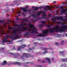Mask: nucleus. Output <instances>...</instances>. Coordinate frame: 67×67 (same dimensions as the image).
Wrapping results in <instances>:
<instances>
[{
  "instance_id": "f257e3e1",
  "label": "nucleus",
  "mask_w": 67,
  "mask_h": 67,
  "mask_svg": "<svg viewBox=\"0 0 67 67\" xmlns=\"http://www.w3.org/2000/svg\"><path fill=\"white\" fill-rule=\"evenodd\" d=\"M22 24L20 25H14L15 26H17V28L16 27L12 28L10 26H8V29L12 30L13 31L12 32L13 34L12 37L11 36L9 37L11 38H12V40H14L15 38L19 39L22 36L21 35V32H23L24 31H28V32L25 34V36L26 37H29L30 33L33 34V33H36L38 34V32H36L37 30L35 27H34V25H32L30 24H27L24 23V21L22 22Z\"/></svg>"
},
{
  "instance_id": "f03ea898",
  "label": "nucleus",
  "mask_w": 67,
  "mask_h": 67,
  "mask_svg": "<svg viewBox=\"0 0 67 67\" xmlns=\"http://www.w3.org/2000/svg\"><path fill=\"white\" fill-rule=\"evenodd\" d=\"M39 8L40 9H42L44 8V10L45 11H47V10H51V7H49L48 6H46L44 7H43V6H41L40 7H36L35 8V9L33 11V12L32 13H31L30 12H31V10H29L28 11L29 12L30 14H32V16L33 18H34V19H36V20H34V19H30V21H32V22H35L36 21H37V20H38V19H41V18H38V15H40V14L42 13V18L43 19H45L46 20H47V21H49V18H48L46 17V13L44 11V10L43 11H41V12H38V13L36 14L35 15V14L37 13L36 11V10H37Z\"/></svg>"
},
{
  "instance_id": "7ed1b4c3",
  "label": "nucleus",
  "mask_w": 67,
  "mask_h": 67,
  "mask_svg": "<svg viewBox=\"0 0 67 67\" xmlns=\"http://www.w3.org/2000/svg\"><path fill=\"white\" fill-rule=\"evenodd\" d=\"M66 24V23H63L62 24L63 26L60 27L58 25H55V27H53L52 28H49L48 29V34L49 32H50L51 33H53L54 31L56 32L59 31L60 33L64 31H65V30L66 29L67 30V25H65Z\"/></svg>"
},
{
  "instance_id": "20e7f679",
  "label": "nucleus",
  "mask_w": 67,
  "mask_h": 67,
  "mask_svg": "<svg viewBox=\"0 0 67 67\" xmlns=\"http://www.w3.org/2000/svg\"><path fill=\"white\" fill-rule=\"evenodd\" d=\"M9 37V36H6L5 37V38L3 40V41L2 42V43H7V42H10L11 41H8L7 40Z\"/></svg>"
},
{
  "instance_id": "39448f33",
  "label": "nucleus",
  "mask_w": 67,
  "mask_h": 67,
  "mask_svg": "<svg viewBox=\"0 0 67 67\" xmlns=\"http://www.w3.org/2000/svg\"><path fill=\"white\" fill-rule=\"evenodd\" d=\"M21 16V15H19L18 16H17L16 17V20H18V21H19V20H23V21H25L26 22H28L29 23H31V21L29 20H26V19H18V16Z\"/></svg>"
},
{
  "instance_id": "423d86ee",
  "label": "nucleus",
  "mask_w": 67,
  "mask_h": 67,
  "mask_svg": "<svg viewBox=\"0 0 67 67\" xmlns=\"http://www.w3.org/2000/svg\"><path fill=\"white\" fill-rule=\"evenodd\" d=\"M25 7H26L25 8H24L22 7L20 8L21 9L22 11H23V12H26L27 11V8H29V6L26 5Z\"/></svg>"
},
{
  "instance_id": "0eeeda50",
  "label": "nucleus",
  "mask_w": 67,
  "mask_h": 67,
  "mask_svg": "<svg viewBox=\"0 0 67 67\" xmlns=\"http://www.w3.org/2000/svg\"><path fill=\"white\" fill-rule=\"evenodd\" d=\"M41 22L42 23V24L40 25H39V27H40V28L42 27L43 26L45 25L46 21H41Z\"/></svg>"
},
{
  "instance_id": "6e6552de",
  "label": "nucleus",
  "mask_w": 67,
  "mask_h": 67,
  "mask_svg": "<svg viewBox=\"0 0 67 67\" xmlns=\"http://www.w3.org/2000/svg\"><path fill=\"white\" fill-rule=\"evenodd\" d=\"M29 53H23L22 54L23 56H24L26 58H28L29 57Z\"/></svg>"
},
{
  "instance_id": "1a4fd4ad",
  "label": "nucleus",
  "mask_w": 67,
  "mask_h": 67,
  "mask_svg": "<svg viewBox=\"0 0 67 67\" xmlns=\"http://www.w3.org/2000/svg\"><path fill=\"white\" fill-rule=\"evenodd\" d=\"M12 64H18L20 66L21 65V63L18 62H15L14 63H10L9 65H12Z\"/></svg>"
},
{
  "instance_id": "9d476101",
  "label": "nucleus",
  "mask_w": 67,
  "mask_h": 67,
  "mask_svg": "<svg viewBox=\"0 0 67 67\" xmlns=\"http://www.w3.org/2000/svg\"><path fill=\"white\" fill-rule=\"evenodd\" d=\"M53 22H52L51 23H48V24L46 25V26L48 27H51V26L53 25Z\"/></svg>"
},
{
  "instance_id": "9b49d317",
  "label": "nucleus",
  "mask_w": 67,
  "mask_h": 67,
  "mask_svg": "<svg viewBox=\"0 0 67 67\" xmlns=\"http://www.w3.org/2000/svg\"><path fill=\"white\" fill-rule=\"evenodd\" d=\"M45 60H47V61L48 62V63H49V64H51V60L50 59V58H45Z\"/></svg>"
},
{
  "instance_id": "f8f14e48",
  "label": "nucleus",
  "mask_w": 67,
  "mask_h": 67,
  "mask_svg": "<svg viewBox=\"0 0 67 67\" xmlns=\"http://www.w3.org/2000/svg\"><path fill=\"white\" fill-rule=\"evenodd\" d=\"M7 64V61L6 60H4L1 64L2 66H5Z\"/></svg>"
},
{
  "instance_id": "ddd939ff",
  "label": "nucleus",
  "mask_w": 67,
  "mask_h": 67,
  "mask_svg": "<svg viewBox=\"0 0 67 67\" xmlns=\"http://www.w3.org/2000/svg\"><path fill=\"white\" fill-rule=\"evenodd\" d=\"M64 51H63L62 52L60 51L59 52V54L60 55H62V56H64L65 54H64Z\"/></svg>"
},
{
  "instance_id": "4468645a",
  "label": "nucleus",
  "mask_w": 67,
  "mask_h": 67,
  "mask_svg": "<svg viewBox=\"0 0 67 67\" xmlns=\"http://www.w3.org/2000/svg\"><path fill=\"white\" fill-rule=\"evenodd\" d=\"M51 8V10H52V8H54V9H55V8H59V6H57V5H55V7H50Z\"/></svg>"
},
{
  "instance_id": "2eb2a0df",
  "label": "nucleus",
  "mask_w": 67,
  "mask_h": 67,
  "mask_svg": "<svg viewBox=\"0 0 67 67\" xmlns=\"http://www.w3.org/2000/svg\"><path fill=\"white\" fill-rule=\"evenodd\" d=\"M7 21L8 22V23H5L4 25V26H6V25H7V24H8H8H10V23H11V21L9 20H7Z\"/></svg>"
},
{
  "instance_id": "dca6fc26",
  "label": "nucleus",
  "mask_w": 67,
  "mask_h": 67,
  "mask_svg": "<svg viewBox=\"0 0 67 67\" xmlns=\"http://www.w3.org/2000/svg\"><path fill=\"white\" fill-rule=\"evenodd\" d=\"M28 57H31V58H34V55H32L31 54H29Z\"/></svg>"
},
{
  "instance_id": "f3484780",
  "label": "nucleus",
  "mask_w": 67,
  "mask_h": 67,
  "mask_svg": "<svg viewBox=\"0 0 67 67\" xmlns=\"http://www.w3.org/2000/svg\"><path fill=\"white\" fill-rule=\"evenodd\" d=\"M65 41L63 40L61 41V42L60 43V44L62 45H65V44L64 43H65Z\"/></svg>"
},
{
  "instance_id": "a211bd4d",
  "label": "nucleus",
  "mask_w": 67,
  "mask_h": 67,
  "mask_svg": "<svg viewBox=\"0 0 67 67\" xmlns=\"http://www.w3.org/2000/svg\"><path fill=\"white\" fill-rule=\"evenodd\" d=\"M61 60L62 62H66L67 60V58L66 59H62Z\"/></svg>"
},
{
  "instance_id": "6ab92c4d",
  "label": "nucleus",
  "mask_w": 67,
  "mask_h": 67,
  "mask_svg": "<svg viewBox=\"0 0 67 67\" xmlns=\"http://www.w3.org/2000/svg\"><path fill=\"white\" fill-rule=\"evenodd\" d=\"M8 54H11L12 55H15L14 54V53H12L11 52H8Z\"/></svg>"
},
{
  "instance_id": "aec40b11",
  "label": "nucleus",
  "mask_w": 67,
  "mask_h": 67,
  "mask_svg": "<svg viewBox=\"0 0 67 67\" xmlns=\"http://www.w3.org/2000/svg\"><path fill=\"white\" fill-rule=\"evenodd\" d=\"M41 49H43L44 50H47V49H49L46 48L44 47L41 48Z\"/></svg>"
},
{
  "instance_id": "412c9836",
  "label": "nucleus",
  "mask_w": 67,
  "mask_h": 67,
  "mask_svg": "<svg viewBox=\"0 0 67 67\" xmlns=\"http://www.w3.org/2000/svg\"><path fill=\"white\" fill-rule=\"evenodd\" d=\"M36 55H42V54L41 53V52H39L38 53L37 52L35 53Z\"/></svg>"
},
{
  "instance_id": "4be33fe9",
  "label": "nucleus",
  "mask_w": 67,
  "mask_h": 67,
  "mask_svg": "<svg viewBox=\"0 0 67 67\" xmlns=\"http://www.w3.org/2000/svg\"><path fill=\"white\" fill-rule=\"evenodd\" d=\"M47 53H48V51H45L44 52H42V54H46Z\"/></svg>"
},
{
  "instance_id": "5701e85b",
  "label": "nucleus",
  "mask_w": 67,
  "mask_h": 67,
  "mask_svg": "<svg viewBox=\"0 0 67 67\" xmlns=\"http://www.w3.org/2000/svg\"><path fill=\"white\" fill-rule=\"evenodd\" d=\"M25 46H26V45L23 44L21 47V48H24V47H25Z\"/></svg>"
},
{
  "instance_id": "b1692460",
  "label": "nucleus",
  "mask_w": 67,
  "mask_h": 67,
  "mask_svg": "<svg viewBox=\"0 0 67 67\" xmlns=\"http://www.w3.org/2000/svg\"><path fill=\"white\" fill-rule=\"evenodd\" d=\"M24 57L23 56H20V58H21L22 59H24Z\"/></svg>"
},
{
  "instance_id": "393cba45",
  "label": "nucleus",
  "mask_w": 67,
  "mask_h": 67,
  "mask_svg": "<svg viewBox=\"0 0 67 67\" xmlns=\"http://www.w3.org/2000/svg\"><path fill=\"white\" fill-rule=\"evenodd\" d=\"M21 47H18V48H17V50L19 51H20L21 49Z\"/></svg>"
},
{
  "instance_id": "a878e982",
  "label": "nucleus",
  "mask_w": 67,
  "mask_h": 67,
  "mask_svg": "<svg viewBox=\"0 0 67 67\" xmlns=\"http://www.w3.org/2000/svg\"><path fill=\"white\" fill-rule=\"evenodd\" d=\"M0 22L1 23H4V21L2 20H0Z\"/></svg>"
},
{
  "instance_id": "bb28decb",
  "label": "nucleus",
  "mask_w": 67,
  "mask_h": 67,
  "mask_svg": "<svg viewBox=\"0 0 67 67\" xmlns=\"http://www.w3.org/2000/svg\"><path fill=\"white\" fill-rule=\"evenodd\" d=\"M5 49V48L4 47H3L1 48V49H2V50H4Z\"/></svg>"
},
{
  "instance_id": "cd10ccee",
  "label": "nucleus",
  "mask_w": 67,
  "mask_h": 67,
  "mask_svg": "<svg viewBox=\"0 0 67 67\" xmlns=\"http://www.w3.org/2000/svg\"><path fill=\"white\" fill-rule=\"evenodd\" d=\"M31 16H28V17L26 18V20H27V19H28L29 18H31Z\"/></svg>"
},
{
  "instance_id": "c85d7f7f",
  "label": "nucleus",
  "mask_w": 67,
  "mask_h": 67,
  "mask_svg": "<svg viewBox=\"0 0 67 67\" xmlns=\"http://www.w3.org/2000/svg\"><path fill=\"white\" fill-rule=\"evenodd\" d=\"M17 14H20V13H21V12L20 11L18 12H17Z\"/></svg>"
},
{
  "instance_id": "c756f323",
  "label": "nucleus",
  "mask_w": 67,
  "mask_h": 67,
  "mask_svg": "<svg viewBox=\"0 0 67 67\" xmlns=\"http://www.w3.org/2000/svg\"><path fill=\"white\" fill-rule=\"evenodd\" d=\"M14 3L15 4H16V3H17V1H14Z\"/></svg>"
},
{
  "instance_id": "7c9ffc66",
  "label": "nucleus",
  "mask_w": 67,
  "mask_h": 67,
  "mask_svg": "<svg viewBox=\"0 0 67 67\" xmlns=\"http://www.w3.org/2000/svg\"><path fill=\"white\" fill-rule=\"evenodd\" d=\"M41 59H38V62H41Z\"/></svg>"
},
{
  "instance_id": "2f4dec72",
  "label": "nucleus",
  "mask_w": 67,
  "mask_h": 67,
  "mask_svg": "<svg viewBox=\"0 0 67 67\" xmlns=\"http://www.w3.org/2000/svg\"><path fill=\"white\" fill-rule=\"evenodd\" d=\"M10 6H14V4H11L9 5Z\"/></svg>"
},
{
  "instance_id": "473e14b6",
  "label": "nucleus",
  "mask_w": 67,
  "mask_h": 67,
  "mask_svg": "<svg viewBox=\"0 0 67 67\" xmlns=\"http://www.w3.org/2000/svg\"><path fill=\"white\" fill-rule=\"evenodd\" d=\"M23 64H30V62H27L25 63H23Z\"/></svg>"
},
{
  "instance_id": "72a5a7b5",
  "label": "nucleus",
  "mask_w": 67,
  "mask_h": 67,
  "mask_svg": "<svg viewBox=\"0 0 67 67\" xmlns=\"http://www.w3.org/2000/svg\"><path fill=\"white\" fill-rule=\"evenodd\" d=\"M6 11L8 12H9V11H10V10H9V9H7Z\"/></svg>"
},
{
  "instance_id": "f704fd0d",
  "label": "nucleus",
  "mask_w": 67,
  "mask_h": 67,
  "mask_svg": "<svg viewBox=\"0 0 67 67\" xmlns=\"http://www.w3.org/2000/svg\"><path fill=\"white\" fill-rule=\"evenodd\" d=\"M29 64H31V65H32V64H33V63L32 62H29Z\"/></svg>"
},
{
  "instance_id": "c9c22d12",
  "label": "nucleus",
  "mask_w": 67,
  "mask_h": 67,
  "mask_svg": "<svg viewBox=\"0 0 67 67\" xmlns=\"http://www.w3.org/2000/svg\"><path fill=\"white\" fill-rule=\"evenodd\" d=\"M55 44H56V45H59V43L57 42L55 43Z\"/></svg>"
},
{
  "instance_id": "e433bc0d",
  "label": "nucleus",
  "mask_w": 67,
  "mask_h": 67,
  "mask_svg": "<svg viewBox=\"0 0 67 67\" xmlns=\"http://www.w3.org/2000/svg\"><path fill=\"white\" fill-rule=\"evenodd\" d=\"M4 10H5V9L2 10V13H3V12H4Z\"/></svg>"
},
{
  "instance_id": "4c0bfd02",
  "label": "nucleus",
  "mask_w": 67,
  "mask_h": 67,
  "mask_svg": "<svg viewBox=\"0 0 67 67\" xmlns=\"http://www.w3.org/2000/svg\"><path fill=\"white\" fill-rule=\"evenodd\" d=\"M48 15L49 16V17H51V14H48Z\"/></svg>"
},
{
  "instance_id": "58836bf2",
  "label": "nucleus",
  "mask_w": 67,
  "mask_h": 67,
  "mask_svg": "<svg viewBox=\"0 0 67 67\" xmlns=\"http://www.w3.org/2000/svg\"><path fill=\"white\" fill-rule=\"evenodd\" d=\"M9 5H8V4H6L5 5V6H7V7H8Z\"/></svg>"
},
{
  "instance_id": "ea45409f",
  "label": "nucleus",
  "mask_w": 67,
  "mask_h": 67,
  "mask_svg": "<svg viewBox=\"0 0 67 67\" xmlns=\"http://www.w3.org/2000/svg\"><path fill=\"white\" fill-rule=\"evenodd\" d=\"M29 48V50H30V51H31V50H32V48Z\"/></svg>"
},
{
  "instance_id": "a19ab883",
  "label": "nucleus",
  "mask_w": 67,
  "mask_h": 67,
  "mask_svg": "<svg viewBox=\"0 0 67 67\" xmlns=\"http://www.w3.org/2000/svg\"><path fill=\"white\" fill-rule=\"evenodd\" d=\"M42 63H45V61L43 60L42 61Z\"/></svg>"
},
{
  "instance_id": "79ce46f5",
  "label": "nucleus",
  "mask_w": 67,
  "mask_h": 67,
  "mask_svg": "<svg viewBox=\"0 0 67 67\" xmlns=\"http://www.w3.org/2000/svg\"><path fill=\"white\" fill-rule=\"evenodd\" d=\"M23 65L24 66H26V67H29V66H27V65H25L24 64Z\"/></svg>"
},
{
  "instance_id": "37998d69",
  "label": "nucleus",
  "mask_w": 67,
  "mask_h": 67,
  "mask_svg": "<svg viewBox=\"0 0 67 67\" xmlns=\"http://www.w3.org/2000/svg\"><path fill=\"white\" fill-rule=\"evenodd\" d=\"M51 60L52 61L54 60V58H52V59Z\"/></svg>"
},
{
  "instance_id": "c03bdc74",
  "label": "nucleus",
  "mask_w": 67,
  "mask_h": 67,
  "mask_svg": "<svg viewBox=\"0 0 67 67\" xmlns=\"http://www.w3.org/2000/svg\"><path fill=\"white\" fill-rule=\"evenodd\" d=\"M16 54H17L18 56H20V54H19V53H16Z\"/></svg>"
},
{
  "instance_id": "a18cd8bd",
  "label": "nucleus",
  "mask_w": 67,
  "mask_h": 67,
  "mask_svg": "<svg viewBox=\"0 0 67 67\" xmlns=\"http://www.w3.org/2000/svg\"><path fill=\"white\" fill-rule=\"evenodd\" d=\"M55 3H56L55 1H54L53 2V3H54V4H55Z\"/></svg>"
},
{
  "instance_id": "49530a36",
  "label": "nucleus",
  "mask_w": 67,
  "mask_h": 67,
  "mask_svg": "<svg viewBox=\"0 0 67 67\" xmlns=\"http://www.w3.org/2000/svg\"><path fill=\"white\" fill-rule=\"evenodd\" d=\"M12 11H13V10H14V9L12 8Z\"/></svg>"
},
{
  "instance_id": "de8ad7c7",
  "label": "nucleus",
  "mask_w": 67,
  "mask_h": 67,
  "mask_svg": "<svg viewBox=\"0 0 67 67\" xmlns=\"http://www.w3.org/2000/svg\"><path fill=\"white\" fill-rule=\"evenodd\" d=\"M37 43V42H35L34 43V44H36Z\"/></svg>"
},
{
  "instance_id": "09e8293b",
  "label": "nucleus",
  "mask_w": 67,
  "mask_h": 67,
  "mask_svg": "<svg viewBox=\"0 0 67 67\" xmlns=\"http://www.w3.org/2000/svg\"><path fill=\"white\" fill-rule=\"evenodd\" d=\"M51 54H54V52H51Z\"/></svg>"
},
{
  "instance_id": "8fccbe9b",
  "label": "nucleus",
  "mask_w": 67,
  "mask_h": 67,
  "mask_svg": "<svg viewBox=\"0 0 67 67\" xmlns=\"http://www.w3.org/2000/svg\"><path fill=\"white\" fill-rule=\"evenodd\" d=\"M34 48H35V47H34L32 48V49H34Z\"/></svg>"
},
{
  "instance_id": "3c124183",
  "label": "nucleus",
  "mask_w": 67,
  "mask_h": 67,
  "mask_svg": "<svg viewBox=\"0 0 67 67\" xmlns=\"http://www.w3.org/2000/svg\"><path fill=\"white\" fill-rule=\"evenodd\" d=\"M13 23H15V21H13Z\"/></svg>"
},
{
  "instance_id": "603ef678",
  "label": "nucleus",
  "mask_w": 67,
  "mask_h": 67,
  "mask_svg": "<svg viewBox=\"0 0 67 67\" xmlns=\"http://www.w3.org/2000/svg\"><path fill=\"white\" fill-rule=\"evenodd\" d=\"M14 57H15V58H16V57H17V56H15Z\"/></svg>"
},
{
  "instance_id": "864d4df0",
  "label": "nucleus",
  "mask_w": 67,
  "mask_h": 67,
  "mask_svg": "<svg viewBox=\"0 0 67 67\" xmlns=\"http://www.w3.org/2000/svg\"><path fill=\"white\" fill-rule=\"evenodd\" d=\"M40 45H42V44L41 43H40Z\"/></svg>"
},
{
  "instance_id": "5fc2aeb1",
  "label": "nucleus",
  "mask_w": 67,
  "mask_h": 67,
  "mask_svg": "<svg viewBox=\"0 0 67 67\" xmlns=\"http://www.w3.org/2000/svg\"><path fill=\"white\" fill-rule=\"evenodd\" d=\"M23 15L24 16H25V14H24V15Z\"/></svg>"
},
{
  "instance_id": "6e6d98bb",
  "label": "nucleus",
  "mask_w": 67,
  "mask_h": 67,
  "mask_svg": "<svg viewBox=\"0 0 67 67\" xmlns=\"http://www.w3.org/2000/svg\"><path fill=\"white\" fill-rule=\"evenodd\" d=\"M30 46V44H29L28 45V46Z\"/></svg>"
},
{
  "instance_id": "4d7b16f0",
  "label": "nucleus",
  "mask_w": 67,
  "mask_h": 67,
  "mask_svg": "<svg viewBox=\"0 0 67 67\" xmlns=\"http://www.w3.org/2000/svg\"><path fill=\"white\" fill-rule=\"evenodd\" d=\"M9 16V15L7 14V16L8 17V16Z\"/></svg>"
},
{
  "instance_id": "13d9d810",
  "label": "nucleus",
  "mask_w": 67,
  "mask_h": 67,
  "mask_svg": "<svg viewBox=\"0 0 67 67\" xmlns=\"http://www.w3.org/2000/svg\"><path fill=\"white\" fill-rule=\"evenodd\" d=\"M34 7H34V6L32 7V8H34Z\"/></svg>"
},
{
  "instance_id": "bf43d9fd",
  "label": "nucleus",
  "mask_w": 67,
  "mask_h": 67,
  "mask_svg": "<svg viewBox=\"0 0 67 67\" xmlns=\"http://www.w3.org/2000/svg\"><path fill=\"white\" fill-rule=\"evenodd\" d=\"M2 52L3 53H4V51H2Z\"/></svg>"
},
{
  "instance_id": "052dcab7",
  "label": "nucleus",
  "mask_w": 67,
  "mask_h": 67,
  "mask_svg": "<svg viewBox=\"0 0 67 67\" xmlns=\"http://www.w3.org/2000/svg\"><path fill=\"white\" fill-rule=\"evenodd\" d=\"M65 36H66V37H67V34H66V35H65Z\"/></svg>"
},
{
  "instance_id": "680f3d73",
  "label": "nucleus",
  "mask_w": 67,
  "mask_h": 67,
  "mask_svg": "<svg viewBox=\"0 0 67 67\" xmlns=\"http://www.w3.org/2000/svg\"><path fill=\"white\" fill-rule=\"evenodd\" d=\"M21 40H19L18 41V42H21Z\"/></svg>"
},
{
  "instance_id": "e2e57ef3",
  "label": "nucleus",
  "mask_w": 67,
  "mask_h": 67,
  "mask_svg": "<svg viewBox=\"0 0 67 67\" xmlns=\"http://www.w3.org/2000/svg\"><path fill=\"white\" fill-rule=\"evenodd\" d=\"M63 66V65L62 64L61 66Z\"/></svg>"
},
{
  "instance_id": "0e129e2a",
  "label": "nucleus",
  "mask_w": 67,
  "mask_h": 67,
  "mask_svg": "<svg viewBox=\"0 0 67 67\" xmlns=\"http://www.w3.org/2000/svg\"><path fill=\"white\" fill-rule=\"evenodd\" d=\"M32 53H34V51H32Z\"/></svg>"
},
{
  "instance_id": "69168bd1",
  "label": "nucleus",
  "mask_w": 67,
  "mask_h": 67,
  "mask_svg": "<svg viewBox=\"0 0 67 67\" xmlns=\"http://www.w3.org/2000/svg\"><path fill=\"white\" fill-rule=\"evenodd\" d=\"M4 29H7L6 27H5L4 28Z\"/></svg>"
},
{
  "instance_id": "338daca9",
  "label": "nucleus",
  "mask_w": 67,
  "mask_h": 67,
  "mask_svg": "<svg viewBox=\"0 0 67 67\" xmlns=\"http://www.w3.org/2000/svg\"><path fill=\"white\" fill-rule=\"evenodd\" d=\"M66 44L67 45V42L66 43Z\"/></svg>"
},
{
  "instance_id": "774afa93",
  "label": "nucleus",
  "mask_w": 67,
  "mask_h": 67,
  "mask_svg": "<svg viewBox=\"0 0 67 67\" xmlns=\"http://www.w3.org/2000/svg\"><path fill=\"white\" fill-rule=\"evenodd\" d=\"M59 35V36H60V35Z\"/></svg>"
}]
</instances>
